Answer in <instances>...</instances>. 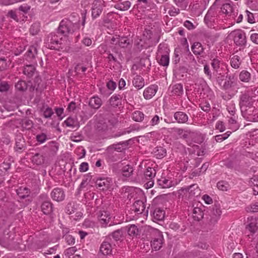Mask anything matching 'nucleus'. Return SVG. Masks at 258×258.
<instances>
[{
  "instance_id": "obj_56",
  "label": "nucleus",
  "mask_w": 258,
  "mask_h": 258,
  "mask_svg": "<svg viewBox=\"0 0 258 258\" xmlns=\"http://www.w3.org/2000/svg\"><path fill=\"white\" fill-rule=\"evenodd\" d=\"M88 168V164L87 162H83L80 165L79 170L80 172H84L87 171Z\"/></svg>"
},
{
  "instance_id": "obj_46",
  "label": "nucleus",
  "mask_w": 258,
  "mask_h": 258,
  "mask_svg": "<svg viewBox=\"0 0 258 258\" xmlns=\"http://www.w3.org/2000/svg\"><path fill=\"white\" fill-rule=\"evenodd\" d=\"M42 111L45 118H50L53 114L52 109L48 106H44L42 109Z\"/></svg>"
},
{
  "instance_id": "obj_26",
  "label": "nucleus",
  "mask_w": 258,
  "mask_h": 258,
  "mask_svg": "<svg viewBox=\"0 0 258 258\" xmlns=\"http://www.w3.org/2000/svg\"><path fill=\"white\" fill-rule=\"evenodd\" d=\"M204 216L203 211L199 207H195L192 211V217L195 220L199 221Z\"/></svg>"
},
{
  "instance_id": "obj_5",
  "label": "nucleus",
  "mask_w": 258,
  "mask_h": 258,
  "mask_svg": "<svg viewBox=\"0 0 258 258\" xmlns=\"http://www.w3.org/2000/svg\"><path fill=\"white\" fill-rule=\"evenodd\" d=\"M49 47L51 49H62L68 44V40L59 34H51Z\"/></svg>"
},
{
  "instance_id": "obj_18",
  "label": "nucleus",
  "mask_w": 258,
  "mask_h": 258,
  "mask_svg": "<svg viewBox=\"0 0 258 258\" xmlns=\"http://www.w3.org/2000/svg\"><path fill=\"white\" fill-rule=\"evenodd\" d=\"M111 183V179L109 178H101L98 179L96 181L97 185L102 190L108 188Z\"/></svg>"
},
{
  "instance_id": "obj_51",
  "label": "nucleus",
  "mask_w": 258,
  "mask_h": 258,
  "mask_svg": "<svg viewBox=\"0 0 258 258\" xmlns=\"http://www.w3.org/2000/svg\"><path fill=\"white\" fill-rule=\"evenodd\" d=\"M10 64L9 60L8 61L4 58L0 59V70H3L8 68Z\"/></svg>"
},
{
  "instance_id": "obj_27",
  "label": "nucleus",
  "mask_w": 258,
  "mask_h": 258,
  "mask_svg": "<svg viewBox=\"0 0 258 258\" xmlns=\"http://www.w3.org/2000/svg\"><path fill=\"white\" fill-rule=\"evenodd\" d=\"M64 124L68 127L72 128L78 127L79 126V123L78 120L75 118L72 117H68L64 121Z\"/></svg>"
},
{
  "instance_id": "obj_17",
  "label": "nucleus",
  "mask_w": 258,
  "mask_h": 258,
  "mask_svg": "<svg viewBox=\"0 0 258 258\" xmlns=\"http://www.w3.org/2000/svg\"><path fill=\"white\" fill-rule=\"evenodd\" d=\"M193 88H194V92L201 94L202 91L207 88V84L204 79L199 78L196 80Z\"/></svg>"
},
{
  "instance_id": "obj_30",
  "label": "nucleus",
  "mask_w": 258,
  "mask_h": 258,
  "mask_svg": "<svg viewBox=\"0 0 258 258\" xmlns=\"http://www.w3.org/2000/svg\"><path fill=\"white\" fill-rule=\"evenodd\" d=\"M17 193L19 197L24 199L29 196L30 190L26 187L21 186L17 190Z\"/></svg>"
},
{
  "instance_id": "obj_11",
  "label": "nucleus",
  "mask_w": 258,
  "mask_h": 258,
  "mask_svg": "<svg viewBox=\"0 0 258 258\" xmlns=\"http://www.w3.org/2000/svg\"><path fill=\"white\" fill-rule=\"evenodd\" d=\"M234 42L237 45H242L246 42V37L244 32L241 30H236L231 33Z\"/></svg>"
},
{
  "instance_id": "obj_31",
  "label": "nucleus",
  "mask_w": 258,
  "mask_h": 258,
  "mask_svg": "<svg viewBox=\"0 0 258 258\" xmlns=\"http://www.w3.org/2000/svg\"><path fill=\"white\" fill-rule=\"evenodd\" d=\"M42 211L45 214H48L52 212V206L49 201H46L42 203L41 205Z\"/></svg>"
},
{
  "instance_id": "obj_3",
  "label": "nucleus",
  "mask_w": 258,
  "mask_h": 258,
  "mask_svg": "<svg viewBox=\"0 0 258 258\" xmlns=\"http://www.w3.org/2000/svg\"><path fill=\"white\" fill-rule=\"evenodd\" d=\"M257 102L252 97L246 94H242L240 97V106L242 114L244 117L247 116L253 112L254 107L257 105Z\"/></svg>"
},
{
  "instance_id": "obj_8",
  "label": "nucleus",
  "mask_w": 258,
  "mask_h": 258,
  "mask_svg": "<svg viewBox=\"0 0 258 258\" xmlns=\"http://www.w3.org/2000/svg\"><path fill=\"white\" fill-rule=\"evenodd\" d=\"M178 133L179 135H182L184 138H187L188 136L192 138L194 142L198 144L201 143L204 140L202 134L199 133L178 129Z\"/></svg>"
},
{
  "instance_id": "obj_39",
  "label": "nucleus",
  "mask_w": 258,
  "mask_h": 258,
  "mask_svg": "<svg viewBox=\"0 0 258 258\" xmlns=\"http://www.w3.org/2000/svg\"><path fill=\"white\" fill-rule=\"evenodd\" d=\"M252 110L253 112L250 113V114H248L247 116L245 118L249 120L258 121V109L254 107V109Z\"/></svg>"
},
{
  "instance_id": "obj_44",
  "label": "nucleus",
  "mask_w": 258,
  "mask_h": 258,
  "mask_svg": "<svg viewBox=\"0 0 258 258\" xmlns=\"http://www.w3.org/2000/svg\"><path fill=\"white\" fill-rule=\"evenodd\" d=\"M231 66L234 69H238L240 64V58L237 55L233 56L230 61Z\"/></svg>"
},
{
  "instance_id": "obj_37",
  "label": "nucleus",
  "mask_w": 258,
  "mask_h": 258,
  "mask_svg": "<svg viewBox=\"0 0 258 258\" xmlns=\"http://www.w3.org/2000/svg\"><path fill=\"white\" fill-rule=\"evenodd\" d=\"M192 52L195 54H200L203 50L202 44L199 42H195L191 47Z\"/></svg>"
},
{
  "instance_id": "obj_40",
  "label": "nucleus",
  "mask_w": 258,
  "mask_h": 258,
  "mask_svg": "<svg viewBox=\"0 0 258 258\" xmlns=\"http://www.w3.org/2000/svg\"><path fill=\"white\" fill-rule=\"evenodd\" d=\"M43 156L39 154H35L32 158V162L36 165L41 164L43 163Z\"/></svg>"
},
{
  "instance_id": "obj_41",
  "label": "nucleus",
  "mask_w": 258,
  "mask_h": 258,
  "mask_svg": "<svg viewBox=\"0 0 258 258\" xmlns=\"http://www.w3.org/2000/svg\"><path fill=\"white\" fill-rule=\"evenodd\" d=\"M35 68L33 65H27L24 69V73L28 77H31L35 72Z\"/></svg>"
},
{
  "instance_id": "obj_48",
  "label": "nucleus",
  "mask_w": 258,
  "mask_h": 258,
  "mask_svg": "<svg viewBox=\"0 0 258 258\" xmlns=\"http://www.w3.org/2000/svg\"><path fill=\"white\" fill-rule=\"evenodd\" d=\"M17 90L19 91H24L27 88V84L25 81H19L15 85Z\"/></svg>"
},
{
  "instance_id": "obj_42",
  "label": "nucleus",
  "mask_w": 258,
  "mask_h": 258,
  "mask_svg": "<svg viewBox=\"0 0 258 258\" xmlns=\"http://www.w3.org/2000/svg\"><path fill=\"white\" fill-rule=\"evenodd\" d=\"M223 63L218 58H214L212 60L211 65L213 70L218 73L219 71V69L221 67Z\"/></svg>"
},
{
  "instance_id": "obj_23",
  "label": "nucleus",
  "mask_w": 258,
  "mask_h": 258,
  "mask_svg": "<svg viewBox=\"0 0 258 258\" xmlns=\"http://www.w3.org/2000/svg\"><path fill=\"white\" fill-rule=\"evenodd\" d=\"M89 106L94 109H98L102 105V100L98 96H93L90 99Z\"/></svg>"
},
{
  "instance_id": "obj_35",
  "label": "nucleus",
  "mask_w": 258,
  "mask_h": 258,
  "mask_svg": "<svg viewBox=\"0 0 258 258\" xmlns=\"http://www.w3.org/2000/svg\"><path fill=\"white\" fill-rule=\"evenodd\" d=\"M221 10L223 13L226 14H231L233 11L232 2L228 1L223 5Z\"/></svg>"
},
{
  "instance_id": "obj_28",
  "label": "nucleus",
  "mask_w": 258,
  "mask_h": 258,
  "mask_svg": "<svg viewBox=\"0 0 258 258\" xmlns=\"http://www.w3.org/2000/svg\"><path fill=\"white\" fill-rule=\"evenodd\" d=\"M154 155L159 159L163 158L166 155V150L162 147H157L154 150Z\"/></svg>"
},
{
  "instance_id": "obj_64",
  "label": "nucleus",
  "mask_w": 258,
  "mask_h": 258,
  "mask_svg": "<svg viewBox=\"0 0 258 258\" xmlns=\"http://www.w3.org/2000/svg\"><path fill=\"white\" fill-rule=\"evenodd\" d=\"M55 112L58 117H59L60 119H62L63 117V109L62 108H57L55 109Z\"/></svg>"
},
{
  "instance_id": "obj_63",
  "label": "nucleus",
  "mask_w": 258,
  "mask_h": 258,
  "mask_svg": "<svg viewBox=\"0 0 258 258\" xmlns=\"http://www.w3.org/2000/svg\"><path fill=\"white\" fill-rule=\"evenodd\" d=\"M107 87L109 90L113 91L116 88V85L114 82L109 81L107 84Z\"/></svg>"
},
{
  "instance_id": "obj_57",
  "label": "nucleus",
  "mask_w": 258,
  "mask_h": 258,
  "mask_svg": "<svg viewBox=\"0 0 258 258\" xmlns=\"http://www.w3.org/2000/svg\"><path fill=\"white\" fill-rule=\"evenodd\" d=\"M250 39L253 43L258 44V33H253L251 34Z\"/></svg>"
},
{
  "instance_id": "obj_25",
  "label": "nucleus",
  "mask_w": 258,
  "mask_h": 258,
  "mask_svg": "<svg viewBox=\"0 0 258 258\" xmlns=\"http://www.w3.org/2000/svg\"><path fill=\"white\" fill-rule=\"evenodd\" d=\"M165 217V212L164 210L157 208L156 209L153 214V217L154 220L157 221H162L164 219Z\"/></svg>"
},
{
  "instance_id": "obj_55",
  "label": "nucleus",
  "mask_w": 258,
  "mask_h": 258,
  "mask_svg": "<svg viewBox=\"0 0 258 258\" xmlns=\"http://www.w3.org/2000/svg\"><path fill=\"white\" fill-rule=\"evenodd\" d=\"M216 128L219 130L220 132H222L225 131V126L224 123L222 121H218L216 124Z\"/></svg>"
},
{
  "instance_id": "obj_54",
  "label": "nucleus",
  "mask_w": 258,
  "mask_h": 258,
  "mask_svg": "<svg viewBox=\"0 0 258 258\" xmlns=\"http://www.w3.org/2000/svg\"><path fill=\"white\" fill-rule=\"evenodd\" d=\"M246 211L249 212H255L258 211V203L251 205L250 207L246 208Z\"/></svg>"
},
{
  "instance_id": "obj_47",
  "label": "nucleus",
  "mask_w": 258,
  "mask_h": 258,
  "mask_svg": "<svg viewBox=\"0 0 258 258\" xmlns=\"http://www.w3.org/2000/svg\"><path fill=\"white\" fill-rule=\"evenodd\" d=\"M217 186L219 190L227 191L229 188V185L227 182L220 181L217 183Z\"/></svg>"
},
{
  "instance_id": "obj_59",
  "label": "nucleus",
  "mask_w": 258,
  "mask_h": 258,
  "mask_svg": "<svg viewBox=\"0 0 258 258\" xmlns=\"http://www.w3.org/2000/svg\"><path fill=\"white\" fill-rule=\"evenodd\" d=\"M65 239L67 241V242L69 244L72 245L74 244L75 242V238L70 235H67L65 237Z\"/></svg>"
},
{
  "instance_id": "obj_61",
  "label": "nucleus",
  "mask_w": 258,
  "mask_h": 258,
  "mask_svg": "<svg viewBox=\"0 0 258 258\" xmlns=\"http://www.w3.org/2000/svg\"><path fill=\"white\" fill-rule=\"evenodd\" d=\"M98 50L101 53L108 52L107 46L106 44H102L98 47Z\"/></svg>"
},
{
  "instance_id": "obj_14",
  "label": "nucleus",
  "mask_w": 258,
  "mask_h": 258,
  "mask_svg": "<svg viewBox=\"0 0 258 258\" xmlns=\"http://www.w3.org/2000/svg\"><path fill=\"white\" fill-rule=\"evenodd\" d=\"M222 212L219 205H215L211 212L210 222L211 224H214L217 222L221 215Z\"/></svg>"
},
{
  "instance_id": "obj_9",
  "label": "nucleus",
  "mask_w": 258,
  "mask_h": 258,
  "mask_svg": "<svg viewBox=\"0 0 258 258\" xmlns=\"http://www.w3.org/2000/svg\"><path fill=\"white\" fill-rule=\"evenodd\" d=\"M156 175V171L154 168L148 167L145 172V178L149 181L145 184L146 188H150L154 185V180Z\"/></svg>"
},
{
  "instance_id": "obj_32",
  "label": "nucleus",
  "mask_w": 258,
  "mask_h": 258,
  "mask_svg": "<svg viewBox=\"0 0 258 258\" xmlns=\"http://www.w3.org/2000/svg\"><path fill=\"white\" fill-rule=\"evenodd\" d=\"M125 230L129 235L132 236H136L139 233V229L135 225H130L125 227Z\"/></svg>"
},
{
  "instance_id": "obj_52",
  "label": "nucleus",
  "mask_w": 258,
  "mask_h": 258,
  "mask_svg": "<svg viewBox=\"0 0 258 258\" xmlns=\"http://www.w3.org/2000/svg\"><path fill=\"white\" fill-rule=\"evenodd\" d=\"M36 140L40 144L43 143L47 140L46 135L44 133H41L36 136Z\"/></svg>"
},
{
  "instance_id": "obj_43",
  "label": "nucleus",
  "mask_w": 258,
  "mask_h": 258,
  "mask_svg": "<svg viewBox=\"0 0 258 258\" xmlns=\"http://www.w3.org/2000/svg\"><path fill=\"white\" fill-rule=\"evenodd\" d=\"M240 80L244 82H248L250 79V74L247 71H242L239 75Z\"/></svg>"
},
{
  "instance_id": "obj_2",
  "label": "nucleus",
  "mask_w": 258,
  "mask_h": 258,
  "mask_svg": "<svg viewBox=\"0 0 258 258\" xmlns=\"http://www.w3.org/2000/svg\"><path fill=\"white\" fill-rule=\"evenodd\" d=\"M145 232L147 238H151V246L153 250H158L162 246L163 236L159 230L149 226L145 227Z\"/></svg>"
},
{
  "instance_id": "obj_6",
  "label": "nucleus",
  "mask_w": 258,
  "mask_h": 258,
  "mask_svg": "<svg viewBox=\"0 0 258 258\" xmlns=\"http://www.w3.org/2000/svg\"><path fill=\"white\" fill-rule=\"evenodd\" d=\"M110 43L109 49H111L113 52L117 53L118 47H126L129 44V40L125 37L116 36L115 37L112 38Z\"/></svg>"
},
{
  "instance_id": "obj_1",
  "label": "nucleus",
  "mask_w": 258,
  "mask_h": 258,
  "mask_svg": "<svg viewBox=\"0 0 258 258\" xmlns=\"http://www.w3.org/2000/svg\"><path fill=\"white\" fill-rule=\"evenodd\" d=\"M130 192L128 198L130 200L133 198L135 201L132 210L137 215L143 214L144 216H147L148 211L145 210V205L146 199L143 190L139 188H132Z\"/></svg>"
},
{
  "instance_id": "obj_10",
  "label": "nucleus",
  "mask_w": 258,
  "mask_h": 258,
  "mask_svg": "<svg viewBox=\"0 0 258 258\" xmlns=\"http://www.w3.org/2000/svg\"><path fill=\"white\" fill-rule=\"evenodd\" d=\"M104 2L102 0H95L92 7V16L93 18H96L99 16L102 12Z\"/></svg>"
},
{
  "instance_id": "obj_20",
  "label": "nucleus",
  "mask_w": 258,
  "mask_h": 258,
  "mask_svg": "<svg viewBox=\"0 0 258 258\" xmlns=\"http://www.w3.org/2000/svg\"><path fill=\"white\" fill-rule=\"evenodd\" d=\"M169 89L172 95L180 96L183 93V86L181 84L170 86Z\"/></svg>"
},
{
  "instance_id": "obj_36",
  "label": "nucleus",
  "mask_w": 258,
  "mask_h": 258,
  "mask_svg": "<svg viewBox=\"0 0 258 258\" xmlns=\"http://www.w3.org/2000/svg\"><path fill=\"white\" fill-rule=\"evenodd\" d=\"M133 171L132 167L129 165L124 166L121 169V174L122 176L128 177H130Z\"/></svg>"
},
{
  "instance_id": "obj_33",
  "label": "nucleus",
  "mask_w": 258,
  "mask_h": 258,
  "mask_svg": "<svg viewBox=\"0 0 258 258\" xmlns=\"http://www.w3.org/2000/svg\"><path fill=\"white\" fill-rule=\"evenodd\" d=\"M37 54V48L34 45H32L29 47L27 51L26 59L31 60L34 58L35 55Z\"/></svg>"
},
{
  "instance_id": "obj_12",
  "label": "nucleus",
  "mask_w": 258,
  "mask_h": 258,
  "mask_svg": "<svg viewBox=\"0 0 258 258\" xmlns=\"http://www.w3.org/2000/svg\"><path fill=\"white\" fill-rule=\"evenodd\" d=\"M111 217L110 213L107 211H101L98 216L99 222L103 227H105L109 224Z\"/></svg>"
},
{
  "instance_id": "obj_53",
  "label": "nucleus",
  "mask_w": 258,
  "mask_h": 258,
  "mask_svg": "<svg viewBox=\"0 0 258 258\" xmlns=\"http://www.w3.org/2000/svg\"><path fill=\"white\" fill-rule=\"evenodd\" d=\"M39 31V25L37 23L33 24L30 29V32L32 35L36 34Z\"/></svg>"
},
{
  "instance_id": "obj_21",
  "label": "nucleus",
  "mask_w": 258,
  "mask_h": 258,
  "mask_svg": "<svg viewBox=\"0 0 258 258\" xmlns=\"http://www.w3.org/2000/svg\"><path fill=\"white\" fill-rule=\"evenodd\" d=\"M100 252L104 255H110L112 253V247L111 244L107 241H104L100 247Z\"/></svg>"
},
{
  "instance_id": "obj_49",
  "label": "nucleus",
  "mask_w": 258,
  "mask_h": 258,
  "mask_svg": "<svg viewBox=\"0 0 258 258\" xmlns=\"http://www.w3.org/2000/svg\"><path fill=\"white\" fill-rule=\"evenodd\" d=\"M246 230L249 231L251 234H253L257 230L256 222L254 221L249 223L246 226Z\"/></svg>"
},
{
  "instance_id": "obj_29",
  "label": "nucleus",
  "mask_w": 258,
  "mask_h": 258,
  "mask_svg": "<svg viewBox=\"0 0 258 258\" xmlns=\"http://www.w3.org/2000/svg\"><path fill=\"white\" fill-rule=\"evenodd\" d=\"M131 4L128 1L121 2L115 5V8L121 11H126L131 7Z\"/></svg>"
},
{
  "instance_id": "obj_58",
  "label": "nucleus",
  "mask_w": 258,
  "mask_h": 258,
  "mask_svg": "<svg viewBox=\"0 0 258 258\" xmlns=\"http://www.w3.org/2000/svg\"><path fill=\"white\" fill-rule=\"evenodd\" d=\"M9 88L8 84L6 82H2L0 84V91L5 92L7 91Z\"/></svg>"
},
{
  "instance_id": "obj_60",
  "label": "nucleus",
  "mask_w": 258,
  "mask_h": 258,
  "mask_svg": "<svg viewBox=\"0 0 258 258\" xmlns=\"http://www.w3.org/2000/svg\"><path fill=\"white\" fill-rule=\"evenodd\" d=\"M49 145L51 148V150L54 152H56L58 149V146L57 144L54 142H51L49 143Z\"/></svg>"
},
{
  "instance_id": "obj_24",
  "label": "nucleus",
  "mask_w": 258,
  "mask_h": 258,
  "mask_svg": "<svg viewBox=\"0 0 258 258\" xmlns=\"http://www.w3.org/2000/svg\"><path fill=\"white\" fill-rule=\"evenodd\" d=\"M134 86L138 89H141L145 86V81L143 77L136 76L133 81Z\"/></svg>"
},
{
  "instance_id": "obj_4",
  "label": "nucleus",
  "mask_w": 258,
  "mask_h": 258,
  "mask_svg": "<svg viewBox=\"0 0 258 258\" xmlns=\"http://www.w3.org/2000/svg\"><path fill=\"white\" fill-rule=\"evenodd\" d=\"M79 25L77 24H73L68 19L62 20L58 28V33H59L64 39L68 40V37L72 34L77 30L79 29Z\"/></svg>"
},
{
  "instance_id": "obj_15",
  "label": "nucleus",
  "mask_w": 258,
  "mask_h": 258,
  "mask_svg": "<svg viewBox=\"0 0 258 258\" xmlns=\"http://www.w3.org/2000/svg\"><path fill=\"white\" fill-rule=\"evenodd\" d=\"M51 198L55 201L61 202L65 198V194L61 188H55L51 192Z\"/></svg>"
},
{
  "instance_id": "obj_22",
  "label": "nucleus",
  "mask_w": 258,
  "mask_h": 258,
  "mask_svg": "<svg viewBox=\"0 0 258 258\" xmlns=\"http://www.w3.org/2000/svg\"><path fill=\"white\" fill-rule=\"evenodd\" d=\"M174 118L176 121L179 123H185L188 119L187 114L181 111H178L174 113Z\"/></svg>"
},
{
  "instance_id": "obj_19",
  "label": "nucleus",
  "mask_w": 258,
  "mask_h": 258,
  "mask_svg": "<svg viewBox=\"0 0 258 258\" xmlns=\"http://www.w3.org/2000/svg\"><path fill=\"white\" fill-rule=\"evenodd\" d=\"M158 184L162 188H169L176 184V183L168 178L162 177L158 179Z\"/></svg>"
},
{
  "instance_id": "obj_45",
  "label": "nucleus",
  "mask_w": 258,
  "mask_h": 258,
  "mask_svg": "<svg viewBox=\"0 0 258 258\" xmlns=\"http://www.w3.org/2000/svg\"><path fill=\"white\" fill-rule=\"evenodd\" d=\"M144 117V114L140 111H136L133 113L132 118L136 121H141Z\"/></svg>"
},
{
  "instance_id": "obj_34",
  "label": "nucleus",
  "mask_w": 258,
  "mask_h": 258,
  "mask_svg": "<svg viewBox=\"0 0 258 258\" xmlns=\"http://www.w3.org/2000/svg\"><path fill=\"white\" fill-rule=\"evenodd\" d=\"M236 116H231L228 120L229 128L232 131H235L239 128V125L236 122Z\"/></svg>"
},
{
  "instance_id": "obj_16",
  "label": "nucleus",
  "mask_w": 258,
  "mask_h": 258,
  "mask_svg": "<svg viewBox=\"0 0 258 258\" xmlns=\"http://www.w3.org/2000/svg\"><path fill=\"white\" fill-rule=\"evenodd\" d=\"M158 87L156 85H152L147 88L144 91L143 95L146 99L152 98L156 93Z\"/></svg>"
},
{
  "instance_id": "obj_38",
  "label": "nucleus",
  "mask_w": 258,
  "mask_h": 258,
  "mask_svg": "<svg viewBox=\"0 0 258 258\" xmlns=\"http://www.w3.org/2000/svg\"><path fill=\"white\" fill-rule=\"evenodd\" d=\"M121 96L119 95H113L110 99V104L113 106H117L120 103Z\"/></svg>"
},
{
  "instance_id": "obj_50",
  "label": "nucleus",
  "mask_w": 258,
  "mask_h": 258,
  "mask_svg": "<svg viewBox=\"0 0 258 258\" xmlns=\"http://www.w3.org/2000/svg\"><path fill=\"white\" fill-rule=\"evenodd\" d=\"M76 251V248L75 247H72L67 249L64 252L65 258H68L69 256L72 257Z\"/></svg>"
},
{
  "instance_id": "obj_13",
  "label": "nucleus",
  "mask_w": 258,
  "mask_h": 258,
  "mask_svg": "<svg viewBox=\"0 0 258 258\" xmlns=\"http://www.w3.org/2000/svg\"><path fill=\"white\" fill-rule=\"evenodd\" d=\"M188 194L189 197L198 196L200 194V190L197 184H192L189 186L182 188L179 190V193Z\"/></svg>"
},
{
  "instance_id": "obj_7",
  "label": "nucleus",
  "mask_w": 258,
  "mask_h": 258,
  "mask_svg": "<svg viewBox=\"0 0 258 258\" xmlns=\"http://www.w3.org/2000/svg\"><path fill=\"white\" fill-rule=\"evenodd\" d=\"M168 49L164 44H160L158 46V54H161V57L159 63L163 66H168L169 62Z\"/></svg>"
},
{
  "instance_id": "obj_62",
  "label": "nucleus",
  "mask_w": 258,
  "mask_h": 258,
  "mask_svg": "<svg viewBox=\"0 0 258 258\" xmlns=\"http://www.w3.org/2000/svg\"><path fill=\"white\" fill-rule=\"evenodd\" d=\"M160 120V117L157 115H155L150 121V124L151 125H155L157 124Z\"/></svg>"
}]
</instances>
